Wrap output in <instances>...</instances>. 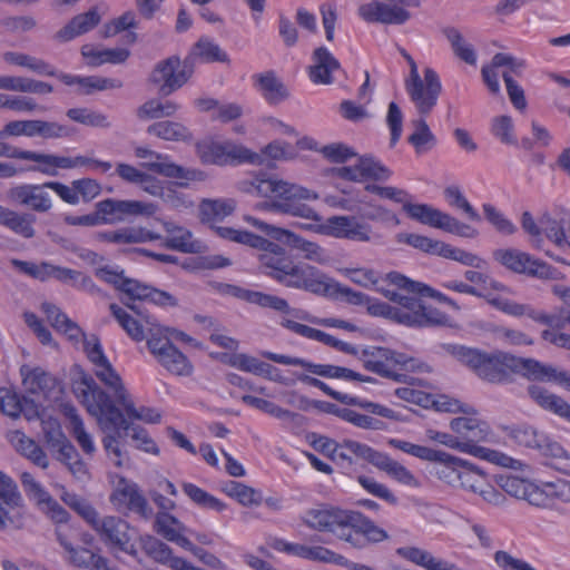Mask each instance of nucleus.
<instances>
[{
	"label": "nucleus",
	"instance_id": "09e8293b",
	"mask_svg": "<svg viewBox=\"0 0 570 570\" xmlns=\"http://www.w3.org/2000/svg\"><path fill=\"white\" fill-rule=\"evenodd\" d=\"M236 208L234 199H205L199 206L202 220L217 222L229 216Z\"/></svg>",
	"mask_w": 570,
	"mask_h": 570
},
{
	"label": "nucleus",
	"instance_id": "4d7b16f0",
	"mask_svg": "<svg viewBox=\"0 0 570 570\" xmlns=\"http://www.w3.org/2000/svg\"><path fill=\"white\" fill-rule=\"evenodd\" d=\"M242 401L247 405L261 410L279 420L296 422L297 420L302 419L299 414L283 409L277 404L265 399H259L253 395H243Z\"/></svg>",
	"mask_w": 570,
	"mask_h": 570
},
{
	"label": "nucleus",
	"instance_id": "a878e982",
	"mask_svg": "<svg viewBox=\"0 0 570 570\" xmlns=\"http://www.w3.org/2000/svg\"><path fill=\"white\" fill-rule=\"evenodd\" d=\"M47 187L42 185H20L13 187L9 191V196L13 202L27 206L38 213H47L51 209L52 203L50 195L45 190Z\"/></svg>",
	"mask_w": 570,
	"mask_h": 570
},
{
	"label": "nucleus",
	"instance_id": "49530a36",
	"mask_svg": "<svg viewBox=\"0 0 570 570\" xmlns=\"http://www.w3.org/2000/svg\"><path fill=\"white\" fill-rule=\"evenodd\" d=\"M411 126L413 131L407 137V141L414 147L416 154L425 153L436 146V137L424 118L413 119Z\"/></svg>",
	"mask_w": 570,
	"mask_h": 570
},
{
	"label": "nucleus",
	"instance_id": "1a4fd4ad",
	"mask_svg": "<svg viewBox=\"0 0 570 570\" xmlns=\"http://www.w3.org/2000/svg\"><path fill=\"white\" fill-rule=\"evenodd\" d=\"M90 527L111 553L124 552L137 557L138 550L132 541L131 527L122 518L98 515Z\"/></svg>",
	"mask_w": 570,
	"mask_h": 570
},
{
	"label": "nucleus",
	"instance_id": "c85d7f7f",
	"mask_svg": "<svg viewBox=\"0 0 570 570\" xmlns=\"http://www.w3.org/2000/svg\"><path fill=\"white\" fill-rule=\"evenodd\" d=\"M511 367V375L521 374L532 381L556 382L559 372L557 368L544 365L534 358H524L514 355H512Z\"/></svg>",
	"mask_w": 570,
	"mask_h": 570
},
{
	"label": "nucleus",
	"instance_id": "f3484780",
	"mask_svg": "<svg viewBox=\"0 0 570 570\" xmlns=\"http://www.w3.org/2000/svg\"><path fill=\"white\" fill-rule=\"evenodd\" d=\"M110 501L118 510L125 508L145 520L154 517V510L141 493L138 484L126 478H119L110 495Z\"/></svg>",
	"mask_w": 570,
	"mask_h": 570
},
{
	"label": "nucleus",
	"instance_id": "7c9ffc66",
	"mask_svg": "<svg viewBox=\"0 0 570 570\" xmlns=\"http://www.w3.org/2000/svg\"><path fill=\"white\" fill-rule=\"evenodd\" d=\"M154 530L167 541L174 542L181 548L190 546V540L184 535L187 528L168 512H158L155 515Z\"/></svg>",
	"mask_w": 570,
	"mask_h": 570
},
{
	"label": "nucleus",
	"instance_id": "0eeeda50",
	"mask_svg": "<svg viewBox=\"0 0 570 570\" xmlns=\"http://www.w3.org/2000/svg\"><path fill=\"white\" fill-rule=\"evenodd\" d=\"M389 444L421 460L439 463V466L436 468L439 479L452 487H458L461 472L465 468L466 461L453 456L444 451L434 450L397 439L389 440Z\"/></svg>",
	"mask_w": 570,
	"mask_h": 570
},
{
	"label": "nucleus",
	"instance_id": "6e6d98bb",
	"mask_svg": "<svg viewBox=\"0 0 570 570\" xmlns=\"http://www.w3.org/2000/svg\"><path fill=\"white\" fill-rule=\"evenodd\" d=\"M179 105L171 100L160 101L150 99L137 109V117L140 119H158L174 116Z\"/></svg>",
	"mask_w": 570,
	"mask_h": 570
},
{
	"label": "nucleus",
	"instance_id": "f257e3e1",
	"mask_svg": "<svg viewBox=\"0 0 570 570\" xmlns=\"http://www.w3.org/2000/svg\"><path fill=\"white\" fill-rule=\"evenodd\" d=\"M72 392L97 419L100 429L107 433L102 439L104 449L115 465H122V451L119 439L130 429V422L110 396L96 383L92 376L80 371L72 380Z\"/></svg>",
	"mask_w": 570,
	"mask_h": 570
},
{
	"label": "nucleus",
	"instance_id": "39448f33",
	"mask_svg": "<svg viewBox=\"0 0 570 570\" xmlns=\"http://www.w3.org/2000/svg\"><path fill=\"white\" fill-rule=\"evenodd\" d=\"M377 292L391 302L393 306L394 321L412 327H432L443 325L448 322L445 313L436 307L426 304L419 294H411L405 291H392L385 287H377Z\"/></svg>",
	"mask_w": 570,
	"mask_h": 570
},
{
	"label": "nucleus",
	"instance_id": "680f3d73",
	"mask_svg": "<svg viewBox=\"0 0 570 570\" xmlns=\"http://www.w3.org/2000/svg\"><path fill=\"white\" fill-rule=\"evenodd\" d=\"M224 491L227 495L235 498L242 505H259L262 503V495L258 491L244 483L229 481Z\"/></svg>",
	"mask_w": 570,
	"mask_h": 570
},
{
	"label": "nucleus",
	"instance_id": "338daca9",
	"mask_svg": "<svg viewBox=\"0 0 570 570\" xmlns=\"http://www.w3.org/2000/svg\"><path fill=\"white\" fill-rule=\"evenodd\" d=\"M500 488L508 494L530 501V494L533 491V485L523 479L514 475H499L497 479Z\"/></svg>",
	"mask_w": 570,
	"mask_h": 570
},
{
	"label": "nucleus",
	"instance_id": "b1692460",
	"mask_svg": "<svg viewBox=\"0 0 570 570\" xmlns=\"http://www.w3.org/2000/svg\"><path fill=\"white\" fill-rule=\"evenodd\" d=\"M269 361H273L283 365L302 366L308 372L324 377L340 379L348 381V377H354V371L347 367L331 365V364H315L299 357H291L283 354H276L272 352H264L262 354Z\"/></svg>",
	"mask_w": 570,
	"mask_h": 570
},
{
	"label": "nucleus",
	"instance_id": "bb28decb",
	"mask_svg": "<svg viewBox=\"0 0 570 570\" xmlns=\"http://www.w3.org/2000/svg\"><path fill=\"white\" fill-rule=\"evenodd\" d=\"M165 232L168 234V237L164 242V246L187 254H197L203 252L204 244L195 239L193 233L185 228L184 226H179L174 222H164L163 223Z\"/></svg>",
	"mask_w": 570,
	"mask_h": 570
},
{
	"label": "nucleus",
	"instance_id": "79ce46f5",
	"mask_svg": "<svg viewBox=\"0 0 570 570\" xmlns=\"http://www.w3.org/2000/svg\"><path fill=\"white\" fill-rule=\"evenodd\" d=\"M442 33L449 41L451 50L458 59L470 66L476 65V52L459 29L446 27L442 30Z\"/></svg>",
	"mask_w": 570,
	"mask_h": 570
},
{
	"label": "nucleus",
	"instance_id": "2eb2a0df",
	"mask_svg": "<svg viewBox=\"0 0 570 570\" xmlns=\"http://www.w3.org/2000/svg\"><path fill=\"white\" fill-rule=\"evenodd\" d=\"M284 276L279 283L286 287L304 289L317 295H326L331 291V283L326 275L308 264L292 263Z\"/></svg>",
	"mask_w": 570,
	"mask_h": 570
},
{
	"label": "nucleus",
	"instance_id": "3c124183",
	"mask_svg": "<svg viewBox=\"0 0 570 570\" xmlns=\"http://www.w3.org/2000/svg\"><path fill=\"white\" fill-rule=\"evenodd\" d=\"M3 59L8 63L24 67L38 75L56 76V69L48 62L26 53L8 51L3 55Z\"/></svg>",
	"mask_w": 570,
	"mask_h": 570
},
{
	"label": "nucleus",
	"instance_id": "a19ab883",
	"mask_svg": "<svg viewBox=\"0 0 570 570\" xmlns=\"http://www.w3.org/2000/svg\"><path fill=\"white\" fill-rule=\"evenodd\" d=\"M41 309L47 315V320L51 326L57 331L66 334L69 340L78 341L81 336L85 335L82 330L56 305L51 303H43L41 305Z\"/></svg>",
	"mask_w": 570,
	"mask_h": 570
},
{
	"label": "nucleus",
	"instance_id": "9b49d317",
	"mask_svg": "<svg viewBox=\"0 0 570 570\" xmlns=\"http://www.w3.org/2000/svg\"><path fill=\"white\" fill-rule=\"evenodd\" d=\"M196 153L205 165L224 166L233 161L261 164L262 156L232 142L218 144L200 141L196 144Z\"/></svg>",
	"mask_w": 570,
	"mask_h": 570
},
{
	"label": "nucleus",
	"instance_id": "20e7f679",
	"mask_svg": "<svg viewBox=\"0 0 570 570\" xmlns=\"http://www.w3.org/2000/svg\"><path fill=\"white\" fill-rule=\"evenodd\" d=\"M450 429L456 435L460 443V452L471 454L475 458L484 459L489 462L508 466L511 458L488 448L479 445L481 442H488L492 435L490 425L475 416V414H464L450 421Z\"/></svg>",
	"mask_w": 570,
	"mask_h": 570
},
{
	"label": "nucleus",
	"instance_id": "6ab92c4d",
	"mask_svg": "<svg viewBox=\"0 0 570 570\" xmlns=\"http://www.w3.org/2000/svg\"><path fill=\"white\" fill-rule=\"evenodd\" d=\"M122 303L134 314H130L115 303L109 305L110 313L131 340L135 342L144 341L147 338V332L154 324L155 318L135 304L126 301H122Z\"/></svg>",
	"mask_w": 570,
	"mask_h": 570
},
{
	"label": "nucleus",
	"instance_id": "bf43d9fd",
	"mask_svg": "<svg viewBox=\"0 0 570 570\" xmlns=\"http://www.w3.org/2000/svg\"><path fill=\"white\" fill-rule=\"evenodd\" d=\"M247 302L250 304H256L264 308H272L276 312H281L284 314L294 313L295 316L306 320L305 315H299L298 311L292 309L286 299L275 295L250 291V294L247 297Z\"/></svg>",
	"mask_w": 570,
	"mask_h": 570
},
{
	"label": "nucleus",
	"instance_id": "423d86ee",
	"mask_svg": "<svg viewBox=\"0 0 570 570\" xmlns=\"http://www.w3.org/2000/svg\"><path fill=\"white\" fill-rule=\"evenodd\" d=\"M401 53L410 66V75L404 81L405 90L419 114L428 116L435 107L442 90L440 78L432 68H425L422 79L413 58L405 50H402Z\"/></svg>",
	"mask_w": 570,
	"mask_h": 570
},
{
	"label": "nucleus",
	"instance_id": "5fc2aeb1",
	"mask_svg": "<svg viewBox=\"0 0 570 570\" xmlns=\"http://www.w3.org/2000/svg\"><path fill=\"white\" fill-rule=\"evenodd\" d=\"M66 415L69 419L70 432L78 442L79 446L86 454L92 455L96 451V446L91 435L85 430L83 422L78 415L76 409L72 406L66 407Z\"/></svg>",
	"mask_w": 570,
	"mask_h": 570
},
{
	"label": "nucleus",
	"instance_id": "aec40b11",
	"mask_svg": "<svg viewBox=\"0 0 570 570\" xmlns=\"http://www.w3.org/2000/svg\"><path fill=\"white\" fill-rule=\"evenodd\" d=\"M327 236L367 243L372 240V227L355 216H331L321 226Z\"/></svg>",
	"mask_w": 570,
	"mask_h": 570
},
{
	"label": "nucleus",
	"instance_id": "e2e57ef3",
	"mask_svg": "<svg viewBox=\"0 0 570 570\" xmlns=\"http://www.w3.org/2000/svg\"><path fill=\"white\" fill-rule=\"evenodd\" d=\"M169 328L163 327L156 321L149 327L147 332V346L150 353L157 358L163 352L167 351V347L174 346L169 340Z\"/></svg>",
	"mask_w": 570,
	"mask_h": 570
},
{
	"label": "nucleus",
	"instance_id": "69168bd1",
	"mask_svg": "<svg viewBox=\"0 0 570 570\" xmlns=\"http://www.w3.org/2000/svg\"><path fill=\"white\" fill-rule=\"evenodd\" d=\"M183 490L194 503L202 508L210 509L217 512H220L226 508V504L219 499L215 498L214 495L209 494L193 483H184Z\"/></svg>",
	"mask_w": 570,
	"mask_h": 570
},
{
	"label": "nucleus",
	"instance_id": "4c0bfd02",
	"mask_svg": "<svg viewBox=\"0 0 570 570\" xmlns=\"http://www.w3.org/2000/svg\"><path fill=\"white\" fill-rule=\"evenodd\" d=\"M403 210L407 216L423 225L442 229L448 213L428 204L404 203Z\"/></svg>",
	"mask_w": 570,
	"mask_h": 570
},
{
	"label": "nucleus",
	"instance_id": "774afa93",
	"mask_svg": "<svg viewBox=\"0 0 570 570\" xmlns=\"http://www.w3.org/2000/svg\"><path fill=\"white\" fill-rule=\"evenodd\" d=\"M541 235L552 242L557 247H566V227L563 220H558L549 214L540 217Z\"/></svg>",
	"mask_w": 570,
	"mask_h": 570
},
{
	"label": "nucleus",
	"instance_id": "9d476101",
	"mask_svg": "<svg viewBox=\"0 0 570 570\" xmlns=\"http://www.w3.org/2000/svg\"><path fill=\"white\" fill-rule=\"evenodd\" d=\"M365 370L375 373L382 377L395 382H404L406 375L397 373L395 367L406 368L413 358L405 354L397 353L386 347L366 346L360 351L357 357Z\"/></svg>",
	"mask_w": 570,
	"mask_h": 570
},
{
	"label": "nucleus",
	"instance_id": "72a5a7b5",
	"mask_svg": "<svg viewBox=\"0 0 570 570\" xmlns=\"http://www.w3.org/2000/svg\"><path fill=\"white\" fill-rule=\"evenodd\" d=\"M384 281L391 285H394L399 291H405L411 294H419V296L423 297H434L441 302L452 304V301L445 295L434 291L424 283L410 279L397 272L387 273L384 276Z\"/></svg>",
	"mask_w": 570,
	"mask_h": 570
},
{
	"label": "nucleus",
	"instance_id": "473e14b6",
	"mask_svg": "<svg viewBox=\"0 0 570 570\" xmlns=\"http://www.w3.org/2000/svg\"><path fill=\"white\" fill-rule=\"evenodd\" d=\"M81 55L90 67H99L104 63L120 65L130 56L126 48L97 49L92 45L81 47Z\"/></svg>",
	"mask_w": 570,
	"mask_h": 570
},
{
	"label": "nucleus",
	"instance_id": "864d4df0",
	"mask_svg": "<svg viewBox=\"0 0 570 570\" xmlns=\"http://www.w3.org/2000/svg\"><path fill=\"white\" fill-rule=\"evenodd\" d=\"M538 451L547 459L546 464L559 471L567 472L570 456L558 442L551 441L544 436V441L539 445Z\"/></svg>",
	"mask_w": 570,
	"mask_h": 570
},
{
	"label": "nucleus",
	"instance_id": "37998d69",
	"mask_svg": "<svg viewBox=\"0 0 570 570\" xmlns=\"http://www.w3.org/2000/svg\"><path fill=\"white\" fill-rule=\"evenodd\" d=\"M188 59H199L202 62L229 63L228 55L212 39L202 37L193 46Z\"/></svg>",
	"mask_w": 570,
	"mask_h": 570
},
{
	"label": "nucleus",
	"instance_id": "f8f14e48",
	"mask_svg": "<svg viewBox=\"0 0 570 570\" xmlns=\"http://www.w3.org/2000/svg\"><path fill=\"white\" fill-rule=\"evenodd\" d=\"M492 255L495 262L513 273L544 279L553 277L554 269L550 265L520 249L499 248Z\"/></svg>",
	"mask_w": 570,
	"mask_h": 570
},
{
	"label": "nucleus",
	"instance_id": "13d9d810",
	"mask_svg": "<svg viewBox=\"0 0 570 570\" xmlns=\"http://www.w3.org/2000/svg\"><path fill=\"white\" fill-rule=\"evenodd\" d=\"M96 375L101 382L112 389L115 404H119L120 402L125 401V397L128 395V393L121 382L119 374L114 370L109 361L99 366H96Z\"/></svg>",
	"mask_w": 570,
	"mask_h": 570
},
{
	"label": "nucleus",
	"instance_id": "ea45409f",
	"mask_svg": "<svg viewBox=\"0 0 570 570\" xmlns=\"http://www.w3.org/2000/svg\"><path fill=\"white\" fill-rule=\"evenodd\" d=\"M0 89L37 95H48L53 91L48 82L17 76H0Z\"/></svg>",
	"mask_w": 570,
	"mask_h": 570
},
{
	"label": "nucleus",
	"instance_id": "393cba45",
	"mask_svg": "<svg viewBox=\"0 0 570 570\" xmlns=\"http://www.w3.org/2000/svg\"><path fill=\"white\" fill-rule=\"evenodd\" d=\"M21 502L17 484L0 472V529L17 524Z\"/></svg>",
	"mask_w": 570,
	"mask_h": 570
},
{
	"label": "nucleus",
	"instance_id": "dca6fc26",
	"mask_svg": "<svg viewBox=\"0 0 570 570\" xmlns=\"http://www.w3.org/2000/svg\"><path fill=\"white\" fill-rule=\"evenodd\" d=\"M489 303L498 311L513 317L527 316L532 321L547 325L551 328L561 330L568 324L566 313L561 311L560 315L548 314L544 311L537 309L530 304H521L504 297H493Z\"/></svg>",
	"mask_w": 570,
	"mask_h": 570
},
{
	"label": "nucleus",
	"instance_id": "0e129e2a",
	"mask_svg": "<svg viewBox=\"0 0 570 570\" xmlns=\"http://www.w3.org/2000/svg\"><path fill=\"white\" fill-rule=\"evenodd\" d=\"M508 436L520 445L537 449L544 441V434L528 425H518L504 429Z\"/></svg>",
	"mask_w": 570,
	"mask_h": 570
},
{
	"label": "nucleus",
	"instance_id": "f03ea898",
	"mask_svg": "<svg viewBox=\"0 0 570 570\" xmlns=\"http://www.w3.org/2000/svg\"><path fill=\"white\" fill-rule=\"evenodd\" d=\"M239 191L265 198L259 205L263 209L320 222L322 217L304 200H316L318 195L299 185L286 181L275 175L259 171L237 183Z\"/></svg>",
	"mask_w": 570,
	"mask_h": 570
},
{
	"label": "nucleus",
	"instance_id": "58836bf2",
	"mask_svg": "<svg viewBox=\"0 0 570 570\" xmlns=\"http://www.w3.org/2000/svg\"><path fill=\"white\" fill-rule=\"evenodd\" d=\"M35 222L36 217L32 214H19L0 205V224L24 238L35 236Z\"/></svg>",
	"mask_w": 570,
	"mask_h": 570
},
{
	"label": "nucleus",
	"instance_id": "6e6552de",
	"mask_svg": "<svg viewBox=\"0 0 570 570\" xmlns=\"http://www.w3.org/2000/svg\"><path fill=\"white\" fill-rule=\"evenodd\" d=\"M351 513L352 510L340 508L311 509L304 514L303 522L313 530L330 532L352 547L361 549L364 542L348 532Z\"/></svg>",
	"mask_w": 570,
	"mask_h": 570
},
{
	"label": "nucleus",
	"instance_id": "4468645a",
	"mask_svg": "<svg viewBox=\"0 0 570 570\" xmlns=\"http://www.w3.org/2000/svg\"><path fill=\"white\" fill-rule=\"evenodd\" d=\"M187 60L171 56L159 61L153 69L149 81L158 87V94L167 97L181 88L190 78L191 71L187 70Z\"/></svg>",
	"mask_w": 570,
	"mask_h": 570
},
{
	"label": "nucleus",
	"instance_id": "7ed1b4c3",
	"mask_svg": "<svg viewBox=\"0 0 570 570\" xmlns=\"http://www.w3.org/2000/svg\"><path fill=\"white\" fill-rule=\"evenodd\" d=\"M448 352L484 382L505 384L512 381L510 353L499 350L487 352L464 345H450Z\"/></svg>",
	"mask_w": 570,
	"mask_h": 570
},
{
	"label": "nucleus",
	"instance_id": "c03bdc74",
	"mask_svg": "<svg viewBox=\"0 0 570 570\" xmlns=\"http://www.w3.org/2000/svg\"><path fill=\"white\" fill-rule=\"evenodd\" d=\"M147 132L169 141H190L193 138L191 132L185 125L170 120L150 125L147 128Z\"/></svg>",
	"mask_w": 570,
	"mask_h": 570
},
{
	"label": "nucleus",
	"instance_id": "c756f323",
	"mask_svg": "<svg viewBox=\"0 0 570 570\" xmlns=\"http://www.w3.org/2000/svg\"><path fill=\"white\" fill-rule=\"evenodd\" d=\"M309 78L315 83H332V72L340 69L338 60L324 47H318L312 55Z\"/></svg>",
	"mask_w": 570,
	"mask_h": 570
},
{
	"label": "nucleus",
	"instance_id": "a18cd8bd",
	"mask_svg": "<svg viewBox=\"0 0 570 570\" xmlns=\"http://www.w3.org/2000/svg\"><path fill=\"white\" fill-rule=\"evenodd\" d=\"M374 466L386 472L391 478L404 485L414 488L420 485L416 478L404 465L385 453L380 452Z\"/></svg>",
	"mask_w": 570,
	"mask_h": 570
},
{
	"label": "nucleus",
	"instance_id": "ddd939ff",
	"mask_svg": "<svg viewBox=\"0 0 570 570\" xmlns=\"http://www.w3.org/2000/svg\"><path fill=\"white\" fill-rule=\"evenodd\" d=\"M420 3L421 0L373 1L361 6L358 13L367 22L403 24L411 18V13L405 8H417Z\"/></svg>",
	"mask_w": 570,
	"mask_h": 570
},
{
	"label": "nucleus",
	"instance_id": "c9c22d12",
	"mask_svg": "<svg viewBox=\"0 0 570 570\" xmlns=\"http://www.w3.org/2000/svg\"><path fill=\"white\" fill-rule=\"evenodd\" d=\"M99 22L100 16L97 9H90L88 12L73 17L67 26L57 32L56 38L60 41H69L94 29Z\"/></svg>",
	"mask_w": 570,
	"mask_h": 570
},
{
	"label": "nucleus",
	"instance_id": "052dcab7",
	"mask_svg": "<svg viewBox=\"0 0 570 570\" xmlns=\"http://www.w3.org/2000/svg\"><path fill=\"white\" fill-rule=\"evenodd\" d=\"M159 234L153 233L144 227H122L114 230V244H138L160 239Z\"/></svg>",
	"mask_w": 570,
	"mask_h": 570
},
{
	"label": "nucleus",
	"instance_id": "5701e85b",
	"mask_svg": "<svg viewBox=\"0 0 570 570\" xmlns=\"http://www.w3.org/2000/svg\"><path fill=\"white\" fill-rule=\"evenodd\" d=\"M135 155L138 158H154V161L145 163L144 166L151 171H155L161 176L177 179H197L202 175V171L196 169H186L175 163L169 161L167 156L156 153L145 147H137Z\"/></svg>",
	"mask_w": 570,
	"mask_h": 570
},
{
	"label": "nucleus",
	"instance_id": "412c9836",
	"mask_svg": "<svg viewBox=\"0 0 570 570\" xmlns=\"http://www.w3.org/2000/svg\"><path fill=\"white\" fill-rule=\"evenodd\" d=\"M23 160H31L33 166L28 170L40 173L47 176H58L59 169H71L80 166H86L90 161L87 157L77 156L75 158L58 156L53 154H43L31 150H24Z\"/></svg>",
	"mask_w": 570,
	"mask_h": 570
},
{
	"label": "nucleus",
	"instance_id": "4be33fe9",
	"mask_svg": "<svg viewBox=\"0 0 570 570\" xmlns=\"http://www.w3.org/2000/svg\"><path fill=\"white\" fill-rule=\"evenodd\" d=\"M95 275L105 283L112 285L116 289L125 294L130 301H144L148 297L150 286L137 279L125 276L122 269L111 266L99 267Z\"/></svg>",
	"mask_w": 570,
	"mask_h": 570
},
{
	"label": "nucleus",
	"instance_id": "f704fd0d",
	"mask_svg": "<svg viewBox=\"0 0 570 570\" xmlns=\"http://www.w3.org/2000/svg\"><path fill=\"white\" fill-rule=\"evenodd\" d=\"M284 550L288 553H292L293 556L304 558L312 561H321V562H327V563H335V564H346V559L333 552L332 550L324 548V547H311L305 544H292V543H285Z\"/></svg>",
	"mask_w": 570,
	"mask_h": 570
},
{
	"label": "nucleus",
	"instance_id": "cd10ccee",
	"mask_svg": "<svg viewBox=\"0 0 570 570\" xmlns=\"http://www.w3.org/2000/svg\"><path fill=\"white\" fill-rule=\"evenodd\" d=\"M348 532L351 535L358 537L364 542L362 548L367 543H380L390 538L384 529L376 525L361 512L353 510L348 522Z\"/></svg>",
	"mask_w": 570,
	"mask_h": 570
},
{
	"label": "nucleus",
	"instance_id": "e433bc0d",
	"mask_svg": "<svg viewBox=\"0 0 570 570\" xmlns=\"http://www.w3.org/2000/svg\"><path fill=\"white\" fill-rule=\"evenodd\" d=\"M396 552L402 558L423 567L426 570H459L455 564L438 559L429 551L416 547L399 548Z\"/></svg>",
	"mask_w": 570,
	"mask_h": 570
},
{
	"label": "nucleus",
	"instance_id": "8fccbe9b",
	"mask_svg": "<svg viewBox=\"0 0 570 570\" xmlns=\"http://www.w3.org/2000/svg\"><path fill=\"white\" fill-rule=\"evenodd\" d=\"M282 243L293 248L299 249L304 253V258L308 261H314L317 263H324L327 261V255L320 245L308 242L288 229Z\"/></svg>",
	"mask_w": 570,
	"mask_h": 570
},
{
	"label": "nucleus",
	"instance_id": "2f4dec72",
	"mask_svg": "<svg viewBox=\"0 0 570 570\" xmlns=\"http://www.w3.org/2000/svg\"><path fill=\"white\" fill-rule=\"evenodd\" d=\"M253 79L265 100L272 105H277L289 97L286 86L273 70L255 75Z\"/></svg>",
	"mask_w": 570,
	"mask_h": 570
},
{
	"label": "nucleus",
	"instance_id": "de8ad7c7",
	"mask_svg": "<svg viewBox=\"0 0 570 570\" xmlns=\"http://www.w3.org/2000/svg\"><path fill=\"white\" fill-rule=\"evenodd\" d=\"M23 385L32 394L46 393L55 386V379L40 367L30 368L23 365L20 370Z\"/></svg>",
	"mask_w": 570,
	"mask_h": 570
},
{
	"label": "nucleus",
	"instance_id": "603ef678",
	"mask_svg": "<svg viewBox=\"0 0 570 570\" xmlns=\"http://www.w3.org/2000/svg\"><path fill=\"white\" fill-rule=\"evenodd\" d=\"M157 360L167 371L175 375L187 376L193 372V365L175 345L167 347V351L163 352Z\"/></svg>",
	"mask_w": 570,
	"mask_h": 570
},
{
	"label": "nucleus",
	"instance_id": "a211bd4d",
	"mask_svg": "<svg viewBox=\"0 0 570 570\" xmlns=\"http://www.w3.org/2000/svg\"><path fill=\"white\" fill-rule=\"evenodd\" d=\"M96 210L101 224H116L131 216H150L155 213V206L139 200L108 198L97 203Z\"/></svg>",
	"mask_w": 570,
	"mask_h": 570
}]
</instances>
